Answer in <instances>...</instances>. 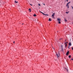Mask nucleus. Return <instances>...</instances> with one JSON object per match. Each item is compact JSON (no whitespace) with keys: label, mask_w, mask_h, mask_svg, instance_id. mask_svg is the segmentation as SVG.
<instances>
[{"label":"nucleus","mask_w":73,"mask_h":73,"mask_svg":"<svg viewBox=\"0 0 73 73\" xmlns=\"http://www.w3.org/2000/svg\"><path fill=\"white\" fill-rule=\"evenodd\" d=\"M52 48H53V49L54 50V47H52Z\"/></svg>","instance_id":"cd10ccee"},{"label":"nucleus","mask_w":73,"mask_h":73,"mask_svg":"<svg viewBox=\"0 0 73 73\" xmlns=\"http://www.w3.org/2000/svg\"><path fill=\"white\" fill-rule=\"evenodd\" d=\"M71 60H73V58H72V59H71Z\"/></svg>","instance_id":"c85d7f7f"},{"label":"nucleus","mask_w":73,"mask_h":73,"mask_svg":"<svg viewBox=\"0 0 73 73\" xmlns=\"http://www.w3.org/2000/svg\"><path fill=\"white\" fill-rule=\"evenodd\" d=\"M69 58H70V57H71V55H69Z\"/></svg>","instance_id":"f3484780"},{"label":"nucleus","mask_w":73,"mask_h":73,"mask_svg":"<svg viewBox=\"0 0 73 73\" xmlns=\"http://www.w3.org/2000/svg\"><path fill=\"white\" fill-rule=\"evenodd\" d=\"M56 56H57V58H58L59 57V56H58V54L56 53Z\"/></svg>","instance_id":"423d86ee"},{"label":"nucleus","mask_w":73,"mask_h":73,"mask_svg":"<svg viewBox=\"0 0 73 73\" xmlns=\"http://www.w3.org/2000/svg\"><path fill=\"white\" fill-rule=\"evenodd\" d=\"M65 44V46L66 47V46H67V44Z\"/></svg>","instance_id":"4be33fe9"},{"label":"nucleus","mask_w":73,"mask_h":73,"mask_svg":"<svg viewBox=\"0 0 73 73\" xmlns=\"http://www.w3.org/2000/svg\"><path fill=\"white\" fill-rule=\"evenodd\" d=\"M66 41V39L65 40V41Z\"/></svg>","instance_id":"2f4dec72"},{"label":"nucleus","mask_w":73,"mask_h":73,"mask_svg":"<svg viewBox=\"0 0 73 73\" xmlns=\"http://www.w3.org/2000/svg\"><path fill=\"white\" fill-rule=\"evenodd\" d=\"M29 12H31V9H29Z\"/></svg>","instance_id":"9d476101"},{"label":"nucleus","mask_w":73,"mask_h":73,"mask_svg":"<svg viewBox=\"0 0 73 73\" xmlns=\"http://www.w3.org/2000/svg\"><path fill=\"white\" fill-rule=\"evenodd\" d=\"M48 21H52V20H51L50 18H49L48 19Z\"/></svg>","instance_id":"0eeeda50"},{"label":"nucleus","mask_w":73,"mask_h":73,"mask_svg":"<svg viewBox=\"0 0 73 73\" xmlns=\"http://www.w3.org/2000/svg\"><path fill=\"white\" fill-rule=\"evenodd\" d=\"M72 50H73V47H72Z\"/></svg>","instance_id":"bb28decb"},{"label":"nucleus","mask_w":73,"mask_h":73,"mask_svg":"<svg viewBox=\"0 0 73 73\" xmlns=\"http://www.w3.org/2000/svg\"><path fill=\"white\" fill-rule=\"evenodd\" d=\"M33 16H34V17H36V15L35 14H34L33 15Z\"/></svg>","instance_id":"9b49d317"},{"label":"nucleus","mask_w":73,"mask_h":73,"mask_svg":"<svg viewBox=\"0 0 73 73\" xmlns=\"http://www.w3.org/2000/svg\"><path fill=\"white\" fill-rule=\"evenodd\" d=\"M43 4V5H45V4L44 3H42Z\"/></svg>","instance_id":"a878e982"},{"label":"nucleus","mask_w":73,"mask_h":73,"mask_svg":"<svg viewBox=\"0 0 73 73\" xmlns=\"http://www.w3.org/2000/svg\"><path fill=\"white\" fill-rule=\"evenodd\" d=\"M64 20H65V21H67L66 20V19H65Z\"/></svg>","instance_id":"5701e85b"},{"label":"nucleus","mask_w":73,"mask_h":73,"mask_svg":"<svg viewBox=\"0 0 73 73\" xmlns=\"http://www.w3.org/2000/svg\"><path fill=\"white\" fill-rule=\"evenodd\" d=\"M69 46H71V45H72V44L71 43V42H70L69 43Z\"/></svg>","instance_id":"20e7f679"},{"label":"nucleus","mask_w":73,"mask_h":73,"mask_svg":"<svg viewBox=\"0 0 73 73\" xmlns=\"http://www.w3.org/2000/svg\"><path fill=\"white\" fill-rule=\"evenodd\" d=\"M68 44V42H65V44Z\"/></svg>","instance_id":"4468645a"},{"label":"nucleus","mask_w":73,"mask_h":73,"mask_svg":"<svg viewBox=\"0 0 73 73\" xmlns=\"http://www.w3.org/2000/svg\"><path fill=\"white\" fill-rule=\"evenodd\" d=\"M69 6V4H68V3L66 5V7H68Z\"/></svg>","instance_id":"f8f14e48"},{"label":"nucleus","mask_w":73,"mask_h":73,"mask_svg":"<svg viewBox=\"0 0 73 73\" xmlns=\"http://www.w3.org/2000/svg\"><path fill=\"white\" fill-rule=\"evenodd\" d=\"M64 69H66V70L67 71V72H68V69L66 68H64Z\"/></svg>","instance_id":"1a4fd4ad"},{"label":"nucleus","mask_w":73,"mask_h":73,"mask_svg":"<svg viewBox=\"0 0 73 73\" xmlns=\"http://www.w3.org/2000/svg\"><path fill=\"white\" fill-rule=\"evenodd\" d=\"M23 24H22V25H23Z\"/></svg>","instance_id":"72a5a7b5"},{"label":"nucleus","mask_w":73,"mask_h":73,"mask_svg":"<svg viewBox=\"0 0 73 73\" xmlns=\"http://www.w3.org/2000/svg\"><path fill=\"white\" fill-rule=\"evenodd\" d=\"M38 5H39V6H40L41 5H40V4H39Z\"/></svg>","instance_id":"b1692460"},{"label":"nucleus","mask_w":73,"mask_h":73,"mask_svg":"<svg viewBox=\"0 0 73 73\" xmlns=\"http://www.w3.org/2000/svg\"><path fill=\"white\" fill-rule=\"evenodd\" d=\"M69 3H70V2H69L67 4H69Z\"/></svg>","instance_id":"aec40b11"},{"label":"nucleus","mask_w":73,"mask_h":73,"mask_svg":"<svg viewBox=\"0 0 73 73\" xmlns=\"http://www.w3.org/2000/svg\"><path fill=\"white\" fill-rule=\"evenodd\" d=\"M62 48H61V50L62 52H63L64 51V49H63V48L62 47V46H61Z\"/></svg>","instance_id":"f257e3e1"},{"label":"nucleus","mask_w":73,"mask_h":73,"mask_svg":"<svg viewBox=\"0 0 73 73\" xmlns=\"http://www.w3.org/2000/svg\"><path fill=\"white\" fill-rule=\"evenodd\" d=\"M45 16H49V15L46 14H45Z\"/></svg>","instance_id":"2eb2a0df"},{"label":"nucleus","mask_w":73,"mask_h":73,"mask_svg":"<svg viewBox=\"0 0 73 73\" xmlns=\"http://www.w3.org/2000/svg\"><path fill=\"white\" fill-rule=\"evenodd\" d=\"M66 1H67V2H68V0H66Z\"/></svg>","instance_id":"7c9ffc66"},{"label":"nucleus","mask_w":73,"mask_h":73,"mask_svg":"<svg viewBox=\"0 0 73 73\" xmlns=\"http://www.w3.org/2000/svg\"><path fill=\"white\" fill-rule=\"evenodd\" d=\"M67 7H68V8H69V6H67Z\"/></svg>","instance_id":"393cba45"},{"label":"nucleus","mask_w":73,"mask_h":73,"mask_svg":"<svg viewBox=\"0 0 73 73\" xmlns=\"http://www.w3.org/2000/svg\"><path fill=\"white\" fill-rule=\"evenodd\" d=\"M30 5H31L32 6V5L31 4H30Z\"/></svg>","instance_id":"c756f323"},{"label":"nucleus","mask_w":73,"mask_h":73,"mask_svg":"<svg viewBox=\"0 0 73 73\" xmlns=\"http://www.w3.org/2000/svg\"><path fill=\"white\" fill-rule=\"evenodd\" d=\"M70 46H68V48H70Z\"/></svg>","instance_id":"6ab92c4d"},{"label":"nucleus","mask_w":73,"mask_h":73,"mask_svg":"<svg viewBox=\"0 0 73 73\" xmlns=\"http://www.w3.org/2000/svg\"><path fill=\"white\" fill-rule=\"evenodd\" d=\"M54 15H55V13H53V14L52 15V17H54Z\"/></svg>","instance_id":"7ed1b4c3"},{"label":"nucleus","mask_w":73,"mask_h":73,"mask_svg":"<svg viewBox=\"0 0 73 73\" xmlns=\"http://www.w3.org/2000/svg\"><path fill=\"white\" fill-rule=\"evenodd\" d=\"M69 53V51H68L66 53V55H68Z\"/></svg>","instance_id":"39448f33"},{"label":"nucleus","mask_w":73,"mask_h":73,"mask_svg":"<svg viewBox=\"0 0 73 73\" xmlns=\"http://www.w3.org/2000/svg\"><path fill=\"white\" fill-rule=\"evenodd\" d=\"M15 3H18V1H15Z\"/></svg>","instance_id":"ddd939ff"},{"label":"nucleus","mask_w":73,"mask_h":73,"mask_svg":"<svg viewBox=\"0 0 73 73\" xmlns=\"http://www.w3.org/2000/svg\"><path fill=\"white\" fill-rule=\"evenodd\" d=\"M71 7L72 8V9H73V7L72 6H71Z\"/></svg>","instance_id":"412c9836"},{"label":"nucleus","mask_w":73,"mask_h":73,"mask_svg":"<svg viewBox=\"0 0 73 73\" xmlns=\"http://www.w3.org/2000/svg\"><path fill=\"white\" fill-rule=\"evenodd\" d=\"M58 23L59 24H61V22H60V21H58Z\"/></svg>","instance_id":"dca6fc26"},{"label":"nucleus","mask_w":73,"mask_h":73,"mask_svg":"<svg viewBox=\"0 0 73 73\" xmlns=\"http://www.w3.org/2000/svg\"><path fill=\"white\" fill-rule=\"evenodd\" d=\"M66 13H67V14H68V13H69V12H66Z\"/></svg>","instance_id":"a211bd4d"},{"label":"nucleus","mask_w":73,"mask_h":73,"mask_svg":"<svg viewBox=\"0 0 73 73\" xmlns=\"http://www.w3.org/2000/svg\"><path fill=\"white\" fill-rule=\"evenodd\" d=\"M39 12H41V13H42V14H43L44 15H45V14L44 13H43L42 12H40V11H39Z\"/></svg>","instance_id":"6e6552de"},{"label":"nucleus","mask_w":73,"mask_h":73,"mask_svg":"<svg viewBox=\"0 0 73 73\" xmlns=\"http://www.w3.org/2000/svg\"><path fill=\"white\" fill-rule=\"evenodd\" d=\"M57 20L58 21H61V19L59 18H57Z\"/></svg>","instance_id":"f03ea898"},{"label":"nucleus","mask_w":73,"mask_h":73,"mask_svg":"<svg viewBox=\"0 0 73 73\" xmlns=\"http://www.w3.org/2000/svg\"><path fill=\"white\" fill-rule=\"evenodd\" d=\"M13 43H15V42H14Z\"/></svg>","instance_id":"473e14b6"}]
</instances>
